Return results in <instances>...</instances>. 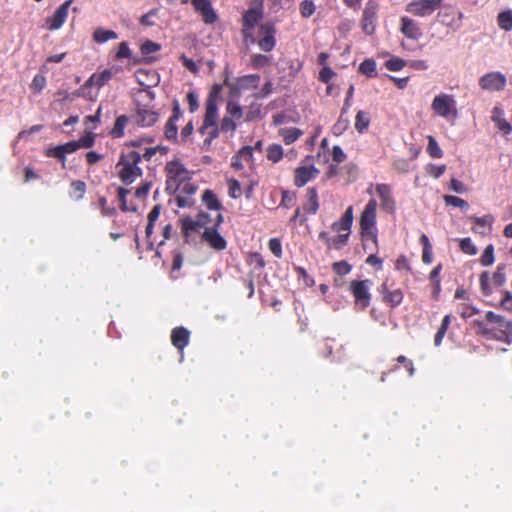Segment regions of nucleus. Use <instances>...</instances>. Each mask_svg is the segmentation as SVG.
I'll return each mask as SVG.
<instances>
[{
	"mask_svg": "<svg viewBox=\"0 0 512 512\" xmlns=\"http://www.w3.org/2000/svg\"><path fill=\"white\" fill-rule=\"evenodd\" d=\"M141 155L137 151L122 153L117 167H121L119 177L125 184L133 183L142 175V169L138 166Z\"/></svg>",
	"mask_w": 512,
	"mask_h": 512,
	"instance_id": "f257e3e1",
	"label": "nucleus"
},
{
	"mask_svg": "<svg viewBox=\"0 0 512 512\" xmlns=\"http://www.w3.org/2000/svg\"><path fill=\"white\" fill-rule=\"evenodd\" d=\"M459 246L462 252L468 255L477 254V247L474 245L469 237L462 238L459 240Z\"/></svg>",
	"mask_w": 512,
	"mask_h": 512,
	"instance_id": "a18cd8bd",
	"label": "nucleus"
},
{
	"mask_svg": "<svg viewBox=\"0 0 512 512\" xmlns=\"http://www.w3.org/2000/svg\"><path fill=\"white\" fill-rule=\"evenodd\" d=\"M473 325L477 328V333L481 334V335H484V336H488V337H491V338H497L498 336L495 335V333L489 329L482 321L480 320H475L473 322Z\"/></svg>",
	"mask_w": 512,
	"mask_h": 512,
	"instance_id": "6e6d98bb",
	"label": "nucleus"
},
{
	"mask_svg": "<svg viewBox=\"0 0 512 512\" xmlns=\"http://www.w3.org/2000/svg\"><path fill=\"white\" fill-rule=\"evenodd\" d=\"M443 200L446 205L459 207L463 210H467L469 208V205L465 200H463L462 198L456 197V196L444 195Z\"/></svg>",
	"mask_w": 512,
	"mask_h": 512,
	"instance_id": "79ce46f5",
	"label": "nucleus"
},
{
	"mask_svg": "<svg viewBox=\"0 0 512 512\" xmlns=\"http://www.w3.org/2000/svg\"><path fill=\"white\" fill-rule=\"evenodd\" d=\"M491 119L503 134L508 135L512 132V126L504 118V111L500 107L493 108Z\"/></svg>",
	"mask_w": 512,
	"mask_h": 512,
	"instance_id": "4be33fe9",
	"label": "nucleus"
},
{
	"mask_svg": "<svg viewBox=\"0 0 512 512\" xmlns=\"http://www.w3.org/2000/svg\"><path fill=\"white\" fill-rule=\"evenodd\" d=\"M307 201L304 210L309 214H315L319 209L318 195L315 188H309L307 191Z\"/></svg>",
	"mask_w": 512,
	"mask_h": 512,
	"instance_id": "bb28decb",
	"label": "nucleus"
},
{
	"mask_svg": "<svg viewBox=\"0 0 512 512\" xmlns=\"http://www.w3.org/2000/svg\"><path fill=\"white\" fill-rule=\"evenodd\" d=\"M46 85V78L41 74L35 75L30 85V88L35 93H40Z\"/></svg>",
	"mask_w": 512,
	"mask_h": 512,
	"instance_id": "8fccbe9b",
	"label": "nucleus"
},
{
	"mask_svg": "<svg viewBox=\"0 0 512 512\" xmlns=\"http://www.w3.org/2000/svg\"><path fill=\"white\" fill-rule=\"evenodd\" d=\"M351 226H352V222L346 220V219H343L341 217V219L337 222H334L333 225H332V229L336 232H348L350 234V229H351Z\"/></svg>",
	"mask_w": 512,
	"mask_h": 512,
	"instance_id": "5fc2aeb1",
	"label": "nucleus"
},
{
	"mask_svg": "<svg viewBox=\"0 0 512 512\" xmlns=\"http://www.w3.org/2000/svg\"><path fill=\"white\" fill-rule=\"evenodd\" d=\"M263 17L262 4L251 6L243 15V34L245 38L251 37L253 29Z\"/></svg>",
	"mask_w": 512,
	"mask_h": 512,
	"instance_id": "0eeeda50",
	"label": "nucleus"
},
{
	"mask_svg": "<svg viewBox=\"0 0 512 512\" xmlns=\"http://www.w3.org/2000/svg\"><path fill=\"white\" fill-rule=\"evenodd\" d=\"M167 173L166 191L174 194L180 191L184 182L190 179L189 171L179 160H173L166 164Z\"/></svg>",
	"mask_w": 512,
	"mask_h": 512,
	"instance_id": "7ed1b4c3",
	"label": "nucleus"
},
{
	"mask_svg": "<svg viewBox=\"0 0 512 512\" xmlns=\"http://www.w3.org/2000/svg\"><path fill=\"white\" fill-rule=\"evenodd\" d=\"M269 249L270 251L277 257H282V245L279 239L272 238L269 241Z\"/></svg>",
	"mask_w": 512,
	"mask_h": 512,
	"instance_id": "052dcab7",
	"label": "nucleus"
},
{
	"mask_svg": "<svg viewBox=\"0 0 512 512\" xmlns=\"http://www.w3.org/2000/svg\"><path fill=\"white\" fill-rule=\"evenodd\" d=\"M485 318L488 322L497 324L498 330L501 333V336L497 337V339L501 340L512 335V321L506 320L492 311H488Z\"/></svg>",
	"mask_w": 512,
	"mask_h": 512,
	"instance_id": "2eb2a0df",
	"label": "nucleus"
},
{
	"mask_svg": "<svg viewBox=\"0 0 512 512\" xmlns=\"http://www.w3.org/2000/svg\"><path fill=\"white\" fill-rule=\"evenodd\" d=\"M172 344L182 351L189 342V331L183 327L173 329L171 334Z\"/></svg>",
	"mask_w": 512,
	"mask_h": 512,
	"instance_id": "b1692460",
	"label": "nucleus"
},
{
	"mask_svg": "<svg viewBox=\"0 0 512 512\" xmlns=\"http://www.w3.org/2000/svg\"><path fill=\"white\" fill-rule=\"evenodd\" d=\"M333 269L339 275H346L351 271V266L345 261H340L334 263Z\"/></svg>",
	"mask_w": 512,
	"mask_h": 512,
	"instance_id": "338daca9",
	"label": "nucleus"
},
{
	"mask_svg": "<svg viewBox=\"0 0 512 512\" xmlns=\"http://www.w3.org/2000/svg\"><path fill=\"white\" fill-rule=\"evenodd\" d=\"M378 6L374 1H369L363 11L362 28L364 32L371 35L374 30Z\"/></svg>",
	"mask_w": 512,
	"mask_h": 512,
	"instance_id": "4468645a",
	"label": "nucleus"
},
{
	"mask_svg": "<svg viewBox=\"0 0 512 512\" xmlns=\"http://www.w3.org/2000/svg\"><path fill=\"white\" fill-rule=\"evenodd\" d=\"M446 170L445 165H435V164H429L426 167V171L429 175L433 176L434 178H439Z\"/></svg>",
	"mask_w": 512,
	"mask_h": 512,
	"instance_id": "13d9d810",
	"label": "nucleus"
},
{
	"mask_svg": "<svg viewBox=\"0 0 512 512\" xmlns=\"http://www.w3.org/2000/svg\"><path fill=\"white\" fill-rule=\"evenodd\" d=\"M73 0H67L63 4H61L55 13L46 19L47 28L49 30H58L65 23L69 7L72 4Z\"/></svg>",
	"mask_w": 512,
	"mask_h": 512,
	"instance_id": "9b49d317",
	"label": "nucleus"
},
{
	"mask_svg": "<svg viewBox=\"0 0 512 512\" xmlns=\"http://www.w3.org/2000/svg\"><path fill=\"white\" fill-rule=\"evenodd\" d=\"M370 288V280H353L350 282L349 290L355 299V305L361 309L367 308L370 304Z\"/></svg>",
	"mask_w": 512,
	"mask_h": 512,
	"instance_id": "39448f33",
	"label": "nucleus"
},
{
	"mask_svg": "<svg viewBox=\"0 0 512 512\" xmlns=\"http://www.w3.org/2000/svg\"><path fill=\"white\" fill-rule=\"evenodd\" d=\"M315 4L311 0H303L300 3V14L304 18H309L315 12Z\"/></svg>",
	"mask_w": 512,
	"mask_h": 512,
	"instance_id": "de8ad7c7",
	"label": "nucleus"
},
{
	"mask_svg": "<svg viewBox=\"0 0 512 512\" xmlns=\"http://www.w3.org/2000/svg\"><path fill=\"white\" fill-rule=\"evenodd\" d=\"M261 33L264 34V37L259 40L258 46L261 50L265 52L271 51L276 44V40L274 37L275 27L272 23H265L260 28Z\"/></svg>",
	"mask_w": 512,
	"mask_h": 512,
	"instance_id": "f3484780",
	"label": "nucleus"
},
{
	"mask_svg": "<svg viewBox=\"0 0 512 512\" xmlns=\"http://www.w3.org/2000/svg\"><path fill=\"white\" fill-rule=\"evenodd\" d=\"M427 151L433 158H441L443 156V152L433 136H428Z\"/></svg>",
	"mask_w": 512,
	"mask_h": 512,
	"instance_id": "37998d69",
	"label": "nucleus"
},
{
	"mask_svg": "<svg viewBox=\"0 0 512 512\" xmlns=\"http://www.w3.org/2000/svg\"><path fill=\"white\" fill-rule=\"evenodd\" d=\"M506 77L500 72H490L479 79V85L482 89L488 91H500L505 88Z\"/></svg>",
	"mask_w": 512,
	"mask_h": 512,
	"instance_id": "9d476101",
	"label": "nucleus"
},
{
	"mask_svg": "<svg viewBox=\"0 0 512 512\" xmlns=\"http://www.w3.org/2000/svg\"><path fill=\"white\" fill-rule=\"evenodd\" d=\"M79 149V145L76 141H70L63 145H59L52 149L51 154L54 157L63 158L65 154L73 153Z\"/></svg>",
	"mask_w": 512,
	"mask_h": 512,
	"instance_id": "cd10ccee",
	"label": "nucleus"
},
{
	"mask_svg": "<svg viewBox=\"0 0 512 512\" xmlns=\"http://www.w3.org/2000/svg\"><path fill=\"white\" fill-rule=\"evenodd\" d=\"M220 131L225 133L233 134L237 128L236 119L228 116L227 114L223 117L220 125Z\"/></svg>",
	"mask_w": 512,
	"mask_h": 512,
	"instance_id": "a19ab883",
	"label": "nucleus"
},
{
	"mask_svg": "<svg viewBox=\"0 0 512 512\" xmlns=\"http://www.w3.org/2000/svg\"><path fill=\"white\" fill-rule=\"evenodd\" d=\"M113 76V73L109 69H105L100 74H93L85 82V84L76 92L74 95L78 97H89L88 89L96 85L98 88L103 87Z\"/></svg>",
	"mask_w": 512,
	"mask_h": 512,
	"instance_id": "1a4fd4ad",
	"label": "nucleus"
},
{
	"mask_svg": "<svg viewBox=\"0 0 512 512\" xmlns=\"http://www.w3.org/2000/svg\"><path fill=\"white\" fill-rule=\"evenodd\" d=\"M470 220L478 226H489L491 228L494 222V217L491 214H487L482 217L470 216Z\"/></svg>",
	"mask_w": 512,
	"mask_h": 512,
	"instance_id": "864d4df0",
	"label": "nucleus"
},
{
	"mask_svg": "<svg viewBox=\"0 0 512 512\" xmlns=\"http://www.w3.org/2000/svg\"><path fill=\"white\" fill-rule=\"evenodd\" d=\"M359 71L367 77H375L377 75L375 60L371 58L364 60L359 66Z\"/></svg>",
	"mask_w": 512,
	"mask_h": 512,
	"instance_id": "f704fd0d",
	"label": "nucleus"
},
{
	"mask_svg": "<svg viewBox=\"0 0 512 512\" xmlns=\"http://www.w3.org/2000/svg\"><path fill=\"white\" fill-rule=\"evenodd\" d=\"M260 76L257 74L245 75L237 80V83L232 87V91L235 93L240 90L253 89L258 86Z\"/></svg>",
	"mask_w": 512,
	"mask_h": 512,
	"instance_id": "5701e85b",
	"label": "nucleus"
},
{
	"mask_svg": "<svg viewBox=\"0 0 512 512\" xmlns=\"http://www.w3.org/2000/svg\"><path fill=\"white\" fill-rule=\"evenodd\" d=\"M228 194L231 198L237 199L241 196V185L236 179L228 181Z\"/></svg>",
	"mask_w": 512,
	"mask_h": 512,
	"instance_id": "3c124183",
	"label": "nucleus"
},
{
	"mask_svg": "<svg viewBox=\"0 0 512 512\" xmlns=\"http://www.w3.org/2000/svg\"><path fill=\"white\" fill-rule=\"evenodd\" d=\"M480 262L484 267L491 266L494 263V247L492 244L486 246L480 258Z\"/></svg>",
	"mask_w": 512,
	"mask_h": 512,
	"instance_id": "c03bdc74",
	"label": "nucleus"
},
{
	"mask_svg": "<svg viewBox=\"0 0 512 512\" xmlns=\"http://www.w3.org/2000/svg\"><path fill=\"white\" fill-rule=\"evenodd\" d=\"M118 36L112 30H105L103 28H97L93 33V39L98 43H105L108 40L116 39Z\"/></svg>",
	"mask_w": 512,
	"mask_h": 512,
	"instance_id": "7c9ffc66",
	"label": "nucleus"
},
{
	"mask_svg": "<svg viewBox=\"0 0 512 512\" xmlns=\"http://www.w3.org/2000/svg\"><path fill=\"white\" fill-rule=\"evenodd\" d=\"M480 287L484 295H490L492 290L489 285V274L488 272H483L480 275Z\"/></svg>",
	"mask_w": 512,
	"mask_h": 512,
	"instance_id": "680f3d73",
	"label": "nucleus"
},
{
	"mask_svg": "<svg viewBox=\"0 0 512 512\" xmlns=\"http://www.w3.org/2000/svg\"><path fill=\"white\" fill-rule=\"evenodd\" d=\"M498 25L505 31L512 30V11L507 10L498 14L497 17Z\"/></svg>",
	"mask_w": 512,
	"mask_h": 512,
	"instance_id": "e433bc0d",
	"label": "nucleus"
},
{
	"mask_svg": "<svg viewBox=\"0 0 512 512\" xmlns=\"http://www.w3.org/2000/svg\"><path fill=\"white\" fill-rule=\"evenodd\" d=\"M160 49V45L152 41H146L141 46V52L144 55H148L157 52Z\"/></svg>",
	"mask_w": 512,
	"mask_h": 512,
	"instance_id": "69168bd1",
	"label": "nucleus"
},
{
	"mask_svg": "<svg viewBox=\"0 0 512 512\" xmlns=\"http://www.w3.org/2000/svg\"><path fill=\"white\" fill-rule=\"evenodd\" d=\"M220 90V86L216 85L213 88L212 93L209 95L206 101V110L204 120L201 126L206 129L208 126H218V105L216 102V95Z\"/></svg>",
	"mask_w": 512,
	"mask_h": 512,
	"instance_id": "6e6552de",
	"label": "nucleus"
},
{
	"mask_svg": "<svg viewBox=\"0 0 512 512\" xmlns=\"http://www.w3.org/2000/svg\"><path fill=\"white\" fill-rule=\"evenodd\" d=\"M377 205L378 204L375 199L369 200L360 217V227L363 237L371 239L374 243L377 241L375 227Z\"/></svg>",
	"mask_w": 512,
	"mask_h": 512,
	"instance_id": "20e7f679",
	"label": "nucleus"
},
{
	"mask_svg": "<svg viewBox=\"0 0 512 512\" xmlns=\"http://www.w3.org/2000/svg\"><path fill=\"white\" fill-rule=\"evenodd\" d=\"M385 66L390 71H400L406 66V61L402 58L394 57L387 60Z\"/></svg>",
	"mask_w": 512,
	"mask_h": 512,
	"instance_id": "49530a36",
	"label": "nucleus"
},
{
	"mask_svg": "<svg viewBox=\"0 0 512 512\" xmlns=\"http://www.w3.org/2000/svg\"><path fill=\"white\" fill-rule=\"evenodd\" d=\"M381 293L383 301L392 308L400 305L403 300L402 291L400 289L389 290L386 283L382 284Z\"/></svg>",
	"mask_w": 512,
	"mask_h": 512,
	"instance_id": "aec40b11",
	"label": "nucleus"
},
{
	"mask_svg": "<svg viewBox=\"0 0 512 512\" xmlns=\"http://www.w3.org/2000/svg\"><path fill=\"white\" fill-rule=\"evenodd\" d=\"M442 0H413L406 6V11L414 16L428 17L441 5Z\"/></svg>",
	"mask_w": 512,
	"mask_h": 512,
	"instance_id": "423d86ee",
	"label": "nucleus"
},
{
	"mask_svg": "<svg viewBox=\"0 0 512 512\" xmlns=\"http://www.w3.org/2000/svg\"><path fill=\"white\" fill-rule=\"evenodd\" d=\"M349 125V117L347 116V114H343V111H341L340 117L332 127V131L335 135L339 136L348 129Z\"/></svg>",
	"mask_w": 512,
	"mask_h": 512,
	"instance_id": "473e14b6",
	"label": "nucleus"
},
{
	"mask_svg": "<svg viewBox=\"0 0 512 512\" xmlns=\"http://www.w3.org/2000/svg\"><path fill=\"white\" fill-rule=\"evenodd\" d=\"M95 141V137L92 133H87L83 137H81L79 140L76 141V143L79 145V148H89L93 146Z\"/></svg>",
	"mask_w": 512,
	"mask_h": 512,
	"instance_id": "e2e57ef3",
	"label": "nucleus"
},
{
	"mask_svg": "<svg viewBox=\"0 0 512 512\" xmlns=\"http://www.w3.org/2000/svg\"><path fill=\"white\" fill-rule=\"evenodd\" d=\"M226 113L228 116L239 120L243 117V109L242 107L235 101H228L226 106Z\"/></svg>",
	"mask_w": 512,
	"mask_h": 512,
	"instance_id": "4c0bfd02",
	"label": "nucleus"
},
{
	"mask_svg": "<svg viewBox=\"0 0 512 512\" xmlns=\"http://www.w3.org/2000/svg\"><path fill=\"white\" fill-rule=\"evenodd\" d=\"M431 109L451 125H454L458 118L457 102L451 94L440 93L436 95L432 100Z\"/></svg>",
	"mask_w": 512,
	"mask_h": 512,
	"instance_id": "f03ea898",
	"label": "nucleus"
},
{
	"mask_svg": "<svg viewBox=\"0 0 512 512\" xmlns=\"http://www.w3.org/2000/svg\"><path fill=\"white\" fill-rule=\"evenodd\" d=\"M129 193V190L125 189V188H122L120 187L118 189V198L121 202V209L122 211L126 212V211H136V208L133 207V208H129L128 205H127V202H126V195Z\"/></svg>",
	"mask_w": 512,
	"mask_h": 512,
	"instance_id": "bf43d9fd",
	"label": "nucleus"
},
{
	"mask_svg": "<svg viewBox=\"0 0 512 512\" xmlns=\"http://www.w3.org/2000/svg\"><path fill=\"white\" fill-rule=\"evenodd\" d=\"M202 239L208 245L218 251L224 250L227 246L226 240L219 234L215 227H206L202 233Z\"/></svg>",
	"mask_w": 512,
	"mask_h": 512,
	"instance_id": "dca6fc26",
	"label": "nucleus"
},
{
	"mask_svg": "<svg viewBox=\"0 0 512 512\" xmlns=\"http://www.w3.org/2000/svg\"><path fill=\"white\" fill-rule=\"evenodd\" d=\"M128 123V117L126 115H121L117 117L114 127L111 130V135L114 138H121L124 135V129Z\"/></svg>",
	"mask_w": 512,
	"mask_h": 512,
	"instance_id": "2f4dec72",
	"label": "nucleus"
},
{
	"mask_svg": "<svg viewBox=\"0 0 512 512\" xmlns=\"http://www.w3.org/2000/svg\"><path fill=\"white\" fill-rule=\"evenodd\" d=\"M72 194L76 199H81L86 190V184L82 181H74L71 184Z\"/></svg>",
	"mask_w": 512,
	"mask_h": 512,
	"instance_id": "4d7b16f0",
	"label": "nucleus"
},
{
	"mask_svg": "<svg viewBox=\"0 0 512 512\" xmlns=\"http://www.w3.org/2000/svg\"><path fill=\"white\" fill-rule=\"evenodd\" d=\"M401 32L407 38L413 40H418L422 36V32L417 23L408 17L401 18Z\"/></svg>",
	"mask_w": 512,
	"mask_h": 512,
	"instance_id": "412c9836",
	"label": "nucleus"
},
{
	"mask_svg": "<svg viewBox=\"0 0 512 512\" xmlns=\"http://www.w3.org/2000/svg\"><path fill=\"white\" fill-rule=\"evenodd\" d=\"M182 232L186 237H189L193 232H198L201 229L200 223L189 216L181 219Z\"/></svg>",
	"mask_w": 512,
	"mask_h": 512,
	"instance_id": "c85d7f7f",
	"label": "nucleus"
},
{
	"mask_svg": "<svg viewBox=\"0 0 512 512\" xmlns=\"http://www.w3.org/2000/svg\"><path fill=\"white\" fill-rule=\"evenodd\" d=\"M449 189L458 194H462L467 191V188L464 185V183L455 178L451 179Z\"/></svg>",
	"mask_w": 512,
	"mask_h": 512,
	"instance_id": "0e129e2a",
	"label": "nucleus"
},
{
	"mask_svg": "<svg viewBox=\"0 0 512 512\" xmlns=\"http://www.w3.org/2000/svg\"><path fill=\"white\" fill-rule=\"evenodd\" d=\"M158 113L145 107L138 108L133 116L134 122L141 127H149L158 121Z\"/></svg>",
	"mask_w": 512,
	"mask_h": 512,
	"instance_id": "6ab92c4d",
	"label": "nucleus"
},
{
	"mask_svg": "<svg viewBox=\"0 0 512 512\" xmlns=\"http://www.w3.org/2000/svg\"><path fill=\"white\" fill-rule=\"evenodd\" d=\"M370 124V117L368 113L360 110L358 111L356 115V121H355V129L359 133H363L365 130H367L368 126Z\"/></svg>",
	"mask_w": 512,
	"mask_h": 512,
	"instance_id": "c9c22d12",
	"label": "nucleus"
},
{
	"mask_svg": "<svg viewBox=\"0 0 512 512\" xmlns=\"http://www.w3.org/2000/svg\"><path fill=\"white\" fill-rule=\"evenodd\" d=\"M348 238H349L348 232L341 233L335 237H332L331 248L336 249V250L341 249L343 246H345L347 244Z\"/></svg>",
	"mask_w": 512,
	"mask_h": 512,
	"instance_id": "09e8293b",
	"label": "nucleus"
},
{
	"mask_svg": "<svg viewBox=\"0 0 512 512\" xmlns=\"http://www.w3.org/2000/svg\"><path fill=\"white\" fill-rule=\"evenodd\" d=\"M201 135L205 136L202 143V150L209 151L211 149L212 141L219 136L220 128L218 126H208L204 129V126L199 128Z\"/></svg>",
	"mask_w": 512,
	"mask_h": 512,
	"instance_id": "393cba45",
	"label": "nucleus"
},
{
	"mask_svg": "<svg viewBox=\"0 0 512 512\" xmlns=\"http://www.w3.org/2000/svg\"><path fill=\"white\" fill-rule=\"evenodd\" d=\"M196 220L200 223L201 228L206 229V227H216L219 226L223 222V216L221 213H217L214 219H211L210 215L201 212L196 216Z\"/></svg>",
	"mask_w": 512,
	"mask_h": 512,
	"instance_id": "a878e982",
	"label": "nucleus"
},
{
	"mask_svg": "<svg viewBox=\"0 0 512 512\" xmlns=\"http://www.w3.org/2000/svg\"><path fill=\"white\" fill-rule=\"evenodd\" d=\"M442 269V265L438 264L430 273V280L435 285V291L439 292L440 290V280H439V274Z\"/></svg>",
	"mask_w": 512,
	"mask_h": 512,
	"instance_id": "774afa93",
	"label": "nucleus"
},
{
	"mask_svg": "<svg viewBox=\"0 0 512 512\" xmlns=\"http://www.w3.org/2000/svg\"><path fill=\"white\" fill-rule=\"evenodd\" d=\"M318 173L319 170L314 165L300 166L295 170L294 184L297 187H302L314 179Z\"/></svg>",
	"mask_w": 512,
	"mask_h": 512,
	"instance_id": "a211bd4d",
	"label": "nucleus"
},
{
	"mask_svg": "<svg viewBox=\"0 0 512 512\" xmlns=\"http://www.w3.org/2000/svg\"><path fill=\"white\" fill-rule=\"evenodd\" d=\"M282 156H283V149L280 145L273 144L267 148V158L270 161L277 163L281 160Z\"/></svg>",
	"mask_w": 512,
	"mask_h": 512,
	"instance_id": "ea45409f",
	"label": "nucleus"
},
{
	"mask_svg": "<svg viewBox=\"0 0 512 512\" xmlns=\"http://www.w3.org/2000/svg\"><path fill=\"white\" fill-rule=\"evenodd\" d=\"M202 201L208 209L215 210L218 213L222 207L216 195L211 190L204 191L202 195Z\"/></svg>",
	"mask_w": 512,
	"mask_h": 512,
	"instance_id": "c756f323",
	"label": "nucleus"
},
{
	"mask_svg": "<svg viewBox=\"0 0 512 512\" xmlns=\"http://www.w3.org/2000/svg\"><path fill=\"white\" fill-rule=\"evenodd\" d=\"M280 135L283 137L286 144H291L302 135V131L294 127L283 128L280 129Z\"/></svg>",
	"mask_w": 512,
	"mask_h": 512,
	"instance_id": "72a5a7b5",
	"label": "nucleus"
},
{
	"mask_svg": "<svg viewBox=\"0 0 512 512\" xmlns=\"http://www.w3.org/2000/svg\"><path fill=\"white\" fill-rule=\"evenodd\" d=\"M439 21L442 25L456 31L462 26L463 14L457 9H447L438 13Z\"/></svg>",
	"mask_w": 512,
	"mask_h": 512,
	"instance_id": "f8f14e48",
	"label": "nucleus"
},
{
	"mask_svg": "<svg viewBox=\"0 0 512 512\" xmlns=\"http://www.w3.org/2000/svg\"><path fill=\"white\" fill-rule=\"evenodd\" d=\"M191 4L206 24H213L217 21L218 16L210 0H191Z\"/></svg>",
	"mask_w": 512,
	"mask_h": 512,
	"instance_id": "ddd939ff",
	"label": "nucleus"
},
{
	"mask_svg": "<svg viewBox=\"0 0 512 512\" xmlns=\"http://www.w3.org/2000/svg\"><path fill=\"white\" fill-rule=\"evenodd\" d=\"M505 280V267L503 265H499L492 277L493 284L499 287L505 283Z\"/></svg>",
	"mask_w": 512,
	"mask_h": 512,
	"instance_id": "603ef678",
	"label": "nucleus"
},
{
	"mask_svg": "<svg viewBox=\"0 0 512 512\" xmlns=\"http://www.w3.org/2000/svg\"><path fill=\"white\" fill-rule=\"evenodd\" d=\"M176 122V120L168 119L165 125L164 134L168 140L176 141L178 139V127Z\"/></svg>",
	"mask_w": 512,
	"mask_h": 512,
	"instance_id": "58836bf2",
	"label": "nucleus"
}]
</instances>
